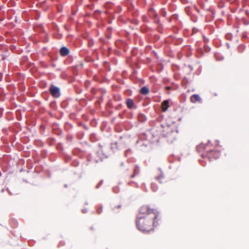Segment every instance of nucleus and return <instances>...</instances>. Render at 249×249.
<instances>
[{"label": "nucleus", "mask_w": 249, "mask_h": 249, "mask_svg": "<svg viewBox=\"0 0 249 249\" xmlns=\"http://www.w3.org/2000/svg\"><path fill=\"white\" fill-rule=\"evenodd\" d=\"M151 213H153L154 214V220L153 222V226H157L158 225L157 223V219L159 215L158 212L153 209H150L146 206H144L141 208L136 221L137 227L139 230L141 231H145L149 230V229L147 227H143L141 224L144 221L145 217L143 216V214H150Z\"/></svg>", "instance_id": "1"}, {"label": "nucleus", "mask_w": 249, "mask_h": 249, "mask_svg": "<svg viewBox=\"0 0 249 249\" xmlns=\"http://www.w3.org/2000/svg\"><path fill=\"white\" fill-rule=\"evenodd\" d=\"M49 90L53 97L55 98H58L60 96V92L58 88L53 85H51Z\"/></svg>", "instance_id": "2"}, {"label": "nucleus", "mask_w": 249, "mask_h": 249, "mask_svg": "<svg viewBox=\"0 0 249 249\" xmlns=\"http://www.w3.org/2000/svg\"><path fill=\"white\" fill-rule=\"evenodd\" d=\"M69 50L65 47H63L60 50V53L62 56H66L68 54Z\"/></svg>", "instance_id": "3"}, {"label": "nucleus", "mask_w": 249, "mask_h": 249, "mask_svg": "<svg viewBox=\"0 0 249 249\" xmlns=\"http://www.w3.org/2000/svg\"><path fill=\"white\" fill-rule=\"evenodd\" d=\"M201 98L198 94H194L191 97V101L192 103H195L196 101L199 102Z\"/></svg>", "instance_id": "4"}, {"label": "nucleus", "mask_w": 249, "mask_h": 249, "mask_svg": "<svg viewBox=\"0 0 249 249\" xmlns=\"http://www.w3.org/2000/svg\"><path fill=\"white\" fill-rule=\"evenodd\" d=\"M150 222H149L147 220H146L144 218V222H142L141 225L143 227H147L149 229V230L147 231H145L144 232H148L151 230V228H150L149 224Z\"/></svg>", "instance_id": "5"}, {"label": "nucleus", "mask_w": 249, "mask_h": 249, "mask_svg": "<svg viewBox=\"0 0 249 249\" xmlns=\"http://www.w3.org/2000/svg\"><path fill=\"white\" fill-rule=\"evenodd\" d=\"M169 102L167 100L164 101L162 103V108L163 111L165 112L167 110L169 107Z\"/></svg>", "instance_id": "6"}, {"label": "nucleus", "mask_w": 249, "mask_h": 249, "mask_svg": "<svg viewBox=\"0 0 249 249\" xmlns=\"http://www.w3.org/2000/svg\"><path fill=\"white\" fill-rule=\"evenodd\" d=\"M127 107L129 108H132L134 106L133 101L131 99H127L126 101Z\"/></svg>", "instance_id": "7"}, {"label": "nucleus", "mask_w": 249, "mask_h": 249, "mask_svg": "<svg viewBox=\"0 0 249 249\" xmlns=\"http://www.w3.org/2000/svg\"><path fill=\"white\" fill-rule=\"evenodd\" d=\"M141 93L142 94L146 95L149 93V89L147 87H143L141 89Z\"/></svg>", "instance_id": "8"}, {"label": "nucleus", "mask_w": 249, "mask_h": 249, "mask_svg": "<svg viewBox=\"0 0 249 249\" xmlns=\"http://www.w3.org/2000/svg\"><path fill=\"white\" fill-rule=\"evenodd\" d=\"M162 126L165 128V129L163 131L167 132L166 135L168 134L170 132L172 131V128H171L169 125L165 126L162 125Z\"/></svg>", "instance_id": "9"}, {"label": "nucleus", "mask_w": 249, "mask_h": 249, "mask_svg": "<svg viewBox=\"0 0 249 249\" xmlns=\"http://www.w3.org/2000/svg\"><path fill=\"white\" fill-rule=\"evenodd\" d=\"M210 155L213 156V158L215 159L218 158V152L211 151Z\"/></svg>", "instance_id": "10"}, {"label": "nucleus", "mask_w": 249, "mask_h": 249, "mask_svg": "<svg viewBox=\"0 0 249 249\" xmlns=\"http://www.w3.org/2000/svg\"><path fill=\"white\" fill-rule=\"evenodd\" d=\"M151 188H152V189L153 190V191L154 192L156 191L157 189L156 185L154 183H152Z\"/></svg>", "instance_id": "11"}, {"label": "nucleus", "mask_w": 249, "mask_h": 249, "mask_svg": "<svg viewBox=\"0 0 249 249\" xmlns=\"http://www.w3.org/2000/svg\"><path fill=\"white\" fill-rule=\"evenodd\" d=\"M138 174H139V170H138V169H135V170H134V173L132 176L131 177L132 178H134L136 175H137Z\"/></svg>", "instance_id": "12"}, {"label": "nucleus", "mask_w": 249, "mask_h": 249, "mask_svg": "<svg viewBox=\"0 0 249 249\" xmlns=\"http://www.w3.org/2000/svg\"><path fill=\"white\" fill-rule=\"evenodd\" d=\"M204 147V145L203 144H200V145H199L197 148H203Z\"/></svg>", "instance_id": "13"}, {"label": "nucleus", "mask_w": 249, "mask_h": 249, "mask_svg": "<svg viewBox=\"0 0 249 249\" xmlns=\"http://www.w3.org/2000/svg\"><path fill=\"white\" fill-rule=\"evenodd\" d=\"M98 213H100L102 212V209L101 210H97Z\"/></svg>", "instance_id": "14"}, {"label": "nucleus", "mask_w": 249, "mask_h": 249, "mask_svg": "<svg viewBox=\"0 0 249 249\" xmlns=\"http://www.w3.org/2000/svg\"><path fill=\"white\" fill-rule=\"evenodd\" d=\"M82 211L84 213H86L87 212V211L86 210H83Z\"/></svg>", "instance_id": "15"}, {"label": "nucleus", "mask_w": 249, "mask_h": 249, "mask_svg": "<svg viewBox=\"0 0 249 249\" xmlns=\"http://www.w3.org/2000/svg\"><path fill=\"white\" fill-rule=\"evenodd\" d=\"M161 178V177H160L159 178H158V179H159V178Z\"/></svg>", "instance_id": "16"}]
</instances>
